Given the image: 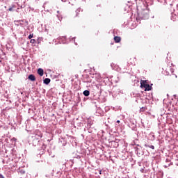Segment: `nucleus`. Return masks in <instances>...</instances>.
Segmentation results:
<instances>
[{
  "mask_svg": "<svg viewBox=\"0 0 178 178\" xmlns=\"http://www.w3.org/2000/svg\"><path fill=\"white\" fill-rule=\"evenodd\" d=\"M0 178H5V177H3V175H2V174H0Z\"/></svg>",
  "mask_w": 178,
  "mask_h": 178,
  "instance_id": "obj_12",
  "label": "nucleus"
},
{
  "mask_svg": "<svg viewBox=\"0 0 178 178\" xmlns=\"http://www.w3.org/2000/svg\"><path fill=\"white\" fill-rule=\"evenodd\" d=\"M33 37H34V33L30 34V35L28 36V38H29V40H31V38H33Z\"/></svg>",
  "mask_w": 178,
  "mask_h": 178,
  "instance_id": "obj_8",
  "label": "nucleus"
},
{
  "mask_svg": "<svg viewBox=\"0 0 178 178\" xmlns=\"http://www.w3.org/2000/svg\"><path fill=\"white\" fill-rule=\"evenodd\" d=\"M28 79L31 80V81H35V76H34L33 74H30Z\"/></svg>",
  "mask_w": 178,
  "mask_h": 178,
  "instance_id": "obj_3",
  "label": "nucleus"
},
{
  "mask_svg": "<svg viewBox=\"0 0 178 178\" xmlns=\"http://www.w3.org/2000/svg\"><path fill=\"white\" fill-rule=\"evenodd\" d=\"M83 95H85V97H88V95H90V91L88 90L83 91Z\"/></svg>",
  "mask_w": 178,
  "mask_h": 178,
  "instance_id": "obj_6",
  "label": "nucleus"
},
{
  "mask_svg": "<svg viewBox=\"0 0 178 178\" xmlns=\"http://www.w3.org/2000/svg\"><path fill=\"white\" fill-rule=\"evenodd\" d=\"M30 42L31 44H35V39H31Z\"/></svg>",
  "mask_w": 178,
  "mask_h": 178,
  "instance_id": "obj_9",
  "label": "nucleus"
},
{
  "mask_svg": "<svg viewBox=\"0 0 178 178\" xmlns=\"http://www.w3.org/2000/svg\"><path fill=\"white\" fill-rule=\"evenodd\" d=\"M13 8H15V6H13L12 7H10V8L8 9V10H9L10 12H12V10H13Z\"/></svg>",
  "mask_w": 178,
  "mask_h": 178,
  "instance_id": "obj_10",
  "label": "nucleus"
},
{
  "mask_svg": "<svg viewBox=\"0 0 178 178\" xmlns=\"http://www.w3.org/2000/svg\"><path fill=\"white\" fill-rule=\"evenodd\" d=\"M140 111V112H145V111H147V107H142Z\"/></svg>",
  "mask_w": 178,
  "mask_h": 178,
  "instance_id": "obj_7",
  "label": "nucleus"
},
{
  "mask_svg": "<svg viewBox=\"0 0 178 178\" xmlns=\"http://www.w3.org/2000/svg\"><path fill=\"white\" fill-rule=\"evenodd\" d=\"M140 87L145 88V91H151L152 90V86L147 83V81L141 80L140 81Z\"/></svg>",
  "mask_w": 178,
  "mask_h": 178,
  "instance_id": "obj_1",
  "label": "nucleus"
},
{
  "mask_svg": "<svg viewBox=\"0 0 178 178\" xmlns=\"http://www.w3.org/2000/svg\"><path fill=\"white\" fill-rule=\"evenodd\" d=\"M49 83H51V79L49 78H46L44 80V84H49Z\"/></svg>",
  "mask_w": 178,
  "mask_h": 178,
  "instance_id": "obj_5",
  "label": "nucleus"
},
{
  "mask_svg": "<svg viewBox=\"0 0 178 178\" xmlns=\"http://www.w3.org/2000/svg\"><path fill=\"white\" fill-rule=\"evenodd\" d=\"M19 22H23V21H19Z\"/></svg>",
  "mask_w": 178,
  "mask_h": 178,
  "instance_id": "obj_16",
  "label": "nucleus"
},
{
  "mask_svg": "<svg viewBox=\"0 0 178 178\" xmlns=\"http://www.w3.org/2000/svg\"><path fill=\"white\" fill-rule=\"evenodd\" d=\"M99 174L101 175V171L99 172Z\"/></svg>",
  "mask_w": 178,
  "mask_h": 178,
  "instance_id": "obj_15",
  "label": "nucleus"
},
{
  "mask_svg": "<svg viewBox=\"0 0 178 178\" xmlns=\"http://www.w3.org/2000/svg\"><path fill=\"white\" fill-rule=\"evenodd\" d=\"M38 74H39V76H44V70L39 68L38 70Z\"/></svg>",
  "mask_w": 178,
  "mask_h": 178,
  "instance_id": "obj_4",
  "label": "nucleus"
},
{
  "mask_svg": "<svg viewBox=\"0 0 178 178\" xmlns=\"http://www.w3.org/2000/svg\"><path fill=\"white\" fill-rule=\"evenodd\" d=\"M114 41L116 43H119V42H120V41H122V38H120L119 36H115V37H114Z\"/></svg>",
  "mask_w": 178,
  "mask_h": 178,
  "instance_id": "obj_2",
  "label": "nucleus"
},
{
  "mask_svg": "<svg viewBox=\"0 0 178 178\" xmlns=\"http://www.w3.org/2000/svg\"><path fill=\"white\" fill-rule=\"evenodd\" d=\"M117 123H120V120H117Z\"/></svg>",
  "mask_w": 178,
  "mask_h": 178,
  "instance_id": "obj_13",
  "label": "nucleus"
},
{
  "mask_svg": "<svg viewBox=\"0 0 178 178\" xmlns=\"http://www.w3.org/2000/svg\"><path fill=\"white\" fill-rule=\"evenodd\" d=\"M149 148H151L152 149H155V147L154 145L148 146Z\"/></svg>",
  "mask_w": 178,
  "mask_h": 178,
  "instance_id": "obj_11",
  "label": "nucleus"
},
{
  "mask_svg": "<svg viewBox=\"0 0 178 178\" xmlns=\"http://www.w3.org/2000/svg\"><path fill=\"white\" fill-rule=\"evenodd\" d=\"M99 174L101 175V171L99 172Z\"/></svg>",
  "mask_w": 178,
  "mask_h": 178,
  "instance_id": "obj_14",
  "label": "nucleus"
}]
</instances>
